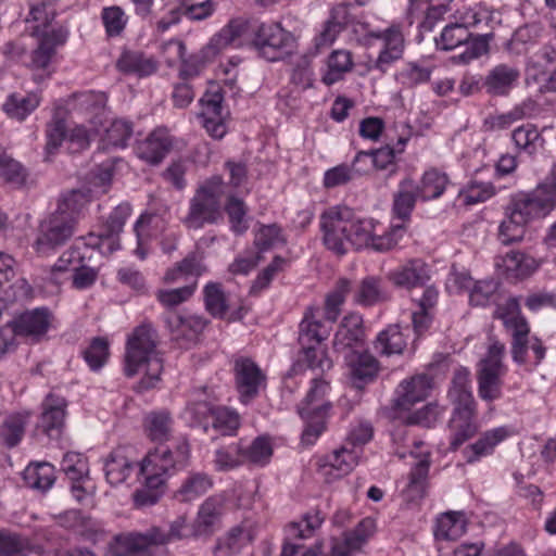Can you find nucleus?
Instances as JSON below:
<instances>
[{
    "label": "nucleus",
    "instance_id": "nucleus-1",
    "mask_svg": "<svg viewBox=\"0 0 556 556\" xmlns=\"http://www.w3.org/2000/svg\"><path fill=\"white\" fill-rule=\"evenodd\" d=\"M227 47H251L261 58L276 62L293 52L295 37L280 24L236 18L210 40L203 49L204 56H215Z\"/></svg>",
    "mask_w": 556,
    "mask_h": 556
},
{
    "label": "nucleus",
    "instance_id": "nucleus-2",
    "mask_svg": "<svg viewBox=\"0 0 556 556\" xmlns=\"http://www.w3.org/2000/svg\"><path fill=\"white\" fill-rule=\"evenodd\" d=\"M190 446L187 440H178L172 446H156L140 464L139 471L144 478L143 488L134 493L138 508L149 507L159 502L166 480L188 465Z\"/></svg>",
    "mask_w": 556,
    "mask_h": 556
},
{
    "label": "nucleus",
    "instance_id": "nucleus-3",
    "mask_svg": "<svg viewBox=\"0 0 556 556\" xmlns=\"http://www.w3.org/2000/svg\"><path fill=\"white\" fill-rule=\"evenodd\" d=\"M370 220L358 217L346 205H334L320 215L324 244L337 255H344L349 247L363 249L369 239Z\"/></svg>",
    "mask_w": 556,
    "mask_h": 556
},
{
    "label": "nucleus",
    "instance_id": "nucleus-4",
    "mask_svg": "<svg viewBox=\"0 0 556 556\" xmlns=\"http://www.w3.org/2000/svg\"><path fill=\"white\" fill-rule=\"evenodd\" d=\"M156 344L157 333L150 324L136 327L127 340L124 371L127 377H134L146 368L144 376L138 383L140 391L154 388L163 371V359Z\"/></svg>",
    "mask_w": 556,
    "mask_h": 556
},
{
    "label": "nucleus",
    "instance_id": "nucleus-5",
    "mask_svg": "<svg viewBox=\"0 0 556 556\" xmlns=\"http://www.w3.org/2000/svg\"><path fill=\"white\" fill-rule=\"evenodd\" d=\"M186 518L177 517L168 529L150 527L143 532H123L113 538L111 551L114 556H157V549L186 535Z\"/></svg>",
    "mask_w": 556,
    "mask_h": 556
},
{
    "label": "nucleus",
    "instance_id": "nucleus-6",
    "mask_svg": "<svg viewBox=\"0 0 556 556\" xmlns=\"http://www.w3.org/2000/svg\"><path fill=\"white\" fill-rule=\"evenodd\" d=\"M224 187L225 182L220 175H213L197 187L189 200L188 211L180 219L187 229L200 230L223 219Z\"/></svg>",
    "mask_w": 556,
    "mask_h": 556
},
{
    "label": "nucleus",
    "instance_id": "nucleus-7",
    "mask_svg": "<svg viewBox=\"0 0 556 556\" xmlns=\"http://www.w3.org/2000/svg\"><path fill=\"white\" fill-rule=\"evenodd\" d=\"M505 345L494 338L490 343L485 356L479 362L477 370L478 394L486 402L502 397V376L506 369L503 364Z\"/></svg>",
    "mask_w": 556,
    "mask_h": 556
},
{
    "label": "nucleus",
    "instance_id": "nucleus-8",
    "mask_svg": "<svg viewBox=\"0 0 556 556\" xmlns=\"http://www.w3.org/2000/svg\"><path fill=\"white\" fill-rule=\"evenodd\" d=\"M491 36L490 34L472 36L465 24L454 23L443 28L440 38L435 39V45L437 48L445 51L465 46L464 52L455 55L454 59L466 64L489 51Z\"/></svg>",
    "mask_w": 556,
    "mask_h": 556
},
{
    "label": "nucleus",
    "instance_id": "nucleus-9",
    "mask_svg": "<svg viewBox=\"0 0 556 556\" xmlns=\"http://www.w3.org/2000/svg\"><path fill=\"white\" fill-rule=\"evenodd\" d=\"M494 317L503 321L505 329L511 334V356L518 364L527 362V344L530 326L521 314L519 298L511 296L498 304Z\"/></svg>",
    "mask_w": 556,
    "mask_h": 556
},
{
    "label": "nucleus",
    "instance_id": "nucleus-10",
    "mask_svg": "<svg viewBox=\"0 0 556 556\" xmlns=\"http://www.w3.org/2000/svg\"><path fill=\"white\" fill-rule=\"evenodd\" d=\"M131 214L129 203H121L110 213L101 225L98 233L90 232L83 238L86 248L97 249L104 255H110L121 249V233Z\"/></svg>",
    "mask_w": 556,
    "mask_h": 556
},
{
    "label": "nucleus",
    "instance_id": "nucleus-11",
    "mask_svg": "<svg viewBox=\"0 0 556 556\" xmlns=\"http://www.w3.org/2000/svg\"><path fill=\"white\" fill-rule=\"evenodd\" d=\"M556 207V201L552 200L542 188L538 186L529 192H518L510 199L507 212L514 214L519 223H530L544 218Z\"/></svg>",
    "mask_w": 556,
    "mask_h": 556
},
{
    "label": "nucleus",
    "instance_id": "nucleus-12",
    "mask_svg": "<svg viewBox=\"0 0 556 556\" xmlns=\"http://www.w3.org/2000/svg\"><path fill=\"white\" fill-rule=\"evenodd\" d=\"M74 218L53 212L45 218L35 241L37 252L47 254L65 244L74 235Z\"/></svg>",
    "mask_w": 556,
    "mask_h": 556
},
{
    "label": "nucleus",
    "instance_id": "nucleus-13",
    "mask_svg": "<svg viewBox=\"0 0 556 556\" xmlns=\"http://www.w3.org/2000/svg\"><path fill=\"white\" fill-rule=\"evenodd\" d=\"M52 320L51 312L46 307L26 311L15 317L4 328L8 336H20L34 342L40 341L47 333Z\"/></svg>",
    "mask_w": 556,
    "mask_h": 556
},
{
    "label": "nucleus",
    "instance_id": "nucleus-14",
    "mask_svg": "<svg viewBox=\"0 0 556 556\" xmlns=\"http://www.w3.org/2000/svg\"><path fill=\"white\" fill-rule=\"evenodd\" d=\"M447 396L453 406L452 415L477 416V402L471 391L468 369L455 370Z\"/></svg>",
    "mask_w": 556,
    "mask_h": 556
},
{
    "label": "nucleus",
    "instance_id": "nucleus-15",
    "mask_svg": "<svg viewBox=\"0 0 556 556\" xmlns=\"http://www.w3.org/2000/svg\"><path fill=\"white\" fill-rule=\"evenodd\" d=\"M235 376L240 400L244 404L257 396L266 381V376L257 364L244 357L236 361Z\"/></svg>",
    "mask_w": 556,
    "mask_h": 556
},
{
    "label": "nucleus",
    "instance_id": "nucleus-16",
    "mask_svg": "<svg viewBox=\"0 0 556 556\" xmlns=\"http://www.w3.org/2000/svg\"><path fill=\"white\" fill-rule=\"evenodd\" d=\"M344 358L350 380L356 389H363L377 378L380 364L369 352L352 350L345 354Z\"/></svg>",
    "mask_w": 556,
    "mask_h": 556
},
{
    "label": "nucleus",
    "instance_id": "nucleus-17",
    "mask_svg": "<svg viewBox=\"0 0 556 556\" xmlns=\"http://www.w3.org/2000/svg\"><path fill=\"white\" fill-rule=\"evenodd\" d=\"M388 280L395 287L414 289L425 287L431 278L430 266L421 258H410L388 273Z\"/></svg>",
    "mask_w": 556,
    "mask_h": 556
},
{
    "label": "nucleus",
    "instance_id": "nucleus-18",
    "mask_svg": "<svg viewBox=\"0 0 556 556\" xmlns=\"http://www.w3.org/2000/svg\"><path fill=\"white\" fill-rule=\"evenodd\" d=\"M173 148V138L166 128H156L148 137L138 141L136 155L150 165H159Z\"/></svg>",
    "mask_w": 556,
    "mask_h": 556
},
{
    "label": "nucleus",
    "instance_id": "nucleus-19",
    "mask_svg": "<svg viewBox=\"0 0 556 556\" xmlns=\"http://www.w3.org/2000/svg\"><path fill=\"white\" fill-rule=\"evenodd\" d=\"M224 514V501L218 496L207 497L199 507L197 518L192 523V535L208 538L220 527Z\"/></svg>",
    "mask_w": 556,
    "mask_h": 556
},
{
    "label": "nucleus",
    "instance_id": "nucleus-20",
    "mask_svg": "<svg viewBox=\"0 0 556 556\" xmlns=\"http://www.w3.org/2000/svg\"><path fill=\"white\" fill-rule=\"evenodd\" d=\"M432 389V378L427 374L412 377L401 382L396 390L394 407L401 410H409L417 402L427 399Z\"/></svg>",
    "mask_w": 556,
    "mask_h": 556
},
{
    "label": "nucleus",
    "instance_id": "nucleus-21",
    "mask_svg": "<svg viewBox=\"0 0 556 556\" xmlns=\"http://www.w3.org/2000/svg\"><path fill=\"white\" fill-rule=\"evenodd\" d=\"M66 405L64 397L54 394H49L42 402V413L37 427L49 438L56 439L60 437L64 427Z\"/></svg>",
    "mask_w": 556,
    "mask_h": 556
},
{
    "label": "nucleus",
    "instance_id": "nucleus-22",
    "mask_svg": "<svg viewBox=\"0 0 556 556\" xmlns=\"http://www.w3.org/2000/svg\"><path fill=\"white\" fill-rule=\"evenodd\" d=\"M38 37V47L31 52L30 65L34 68H46L55 54L56 48L66 42L68 30L59 26L51 30H43Z\"/></svg>",
    "mask_w": 556,
    "mask_h": 556
},
{
    "label": "nucleus",
    "instance_id": "nucleus-23",
    "mask_svg": "<svg viewBox=\"0 0 556 556\" xmlns=\"http://www.w3.org/2000/svg\"><path fill=\"white\" fill-rule=\"evenodd\" d=\"M372 36L383 40V49L380 51L375 62V67L384 73L392 63L402 58L404 52V37L397 25H392L384 31L372 34Z\"/></svg>",
    "mask_w": 556,
    "mask_h": 556
},
{
    "label": "nucleus",
    "instance_id": "nucleus-24",
    "mask_svg": "<svg viewBox=\"0 0 556 556\" xmlns=\"http://www.w3.org/2000/svg\"><path fill=\"white\" fill-rule=\"evenodd\" d=\"M364 328L363 318L358 314H351L345 316L333 340V348L337 351L355 350L364 342Z\"/></svg>",
    "mask_w": 556,
    "mask_h": 556
},
{
    "label": "nucleus",
    "instance_id": "nucleus-25",
    "mask_svg": "<svg viewBox=\"0 0 556 556\" xmlns=\"http://www.w3.org/2000/svg\"><path fill=\"white\" fill-rule=\"evenodd\" d=\"M519 76L520 72L517 67L498 64L489 71L483 79L482 87L490 96H506L517 83Z\"/></svg>",
    "mask_w": 556,
    "mask_h": 556
},
{
    "label": "nucleus",
    "instance_id": "nucleus-26",
    "mask_svg": "<svg viewBox=\"0 0 556 556\" xmlns=\"http://www.w3.org/2000/svg\"><path fill=\"white\" fill-rule=\"evenodd\" d=\"M331 408V403L326 402L316 407H299V414L305 422L304 430L302 432V443L305 445H312L316 442L319 435L326 428L327 413Z\"/></svg>",
    "mask_w": 556,
    "mask_h": 556
},
{
    "label": "nucleus",
    "instance_id": "nucleus-27",
    "mask_svg": "<svg viewBox=\"0 0 556 556\" xmlns=\"http://www.w3.org/2000/svg\"><path fill=\"white\" fill-rule=\"evenodd\" d=\"M319 309L307 307L299 326V343L301 348L320 345L329 336V329L317 317Z\"/></svg>",
    "mask_w": 556,
    "mask_h": 556
},
{
    "label": "nucleus",
    "instance_id": "nucleus-28",
    "mask_svg": "<svg viewBox=\"0 0 556 556\" xmlns=\"http://www.w3.org/2000/svg\"><path fill=\"white\" fill-rule=\"evenodd\" d=\"M119 72L138 77L150 76L157 70V62L139 50H124L116 61Z\"/></svg>",
    "mask_w": 556,
    "mask_h": 556
},
{
    "label": "nucleus",
    "instance_id": "nucleus-29",
    "mask_svg": "<svg viewBox=\"0 0 556 556\" xmlns=\"http://www.w3.org/2000/svg\"><path fill=\"white\" fill-rule=\"evenodd\" d=\"M173 426L174 420L167 410L151 412L144 418L147 435L150 440L159 442V446H172L173 443L178 440H186L181 437L170 441L169 444H166V442L170 440Z\"/></svg>",
    "mask_w": 556,
    "mask_h": 556
},
{
    "label": "nucleus",
    "instance_id": "nucleus-30",
    "mask_svg": "<svg viewBox=\"0 0 556 556\" xmlns=\"http://www.w3.org/2000/svg\"><path fill=\"white\" fill-rule=\"evenodd\" d=\"M363 160H369V155L366 153V151H359L355 155L351 166L346 164H340L326 170L323 180L324 187L327 189H332L344 186L352 181L355 176L365 174L366 167L358 166V163Z\"/></svg>",
    "mask_w": 556,
    "mask_h": 556
},
{
    "label": "nucleus",
    "instance_id": "nucleus-31",
    "mask_svg": "<svg viewBox=\"0 0 556 556\" xmlns=\"http://www.w3.org/2000/svg\"><path fill=\"white\" fill-rule=\"evenodd\" d=\"M408 332L409 327L390 325L378 333L374 348L380 355L402 354L407 345Z\"/></svg>",
    "mask_w": 556,
    "mask_h": 556
},
{
    "label": "nucleus",
    "instance_id": "nucleus-32",
    "mask_svg": "<svg viewBox=\"0 0 556 556\" xmlns=\"http://www.w3.org/2000/svg\"><path fill=\"white\" fill-rule=\"evenodd\" d=\"M166 321L173 333V339L176 341L187 339L190 342L194 341L208 324L207 319L202 316H181L178 314L168 316Z\"/></svg>",
    "mask_w": 556,
    "mask_h": 556
},
{
    "label": "nucleus",
    "instance_id": "nucleus-33",
    "mask_svg": "<svg viewBox=\"0 0 556 556\" xmlns=\"http://www.w3.org/2000/svg\"><path fill=\"white\" fill-rule=\"evenodd\" d=\"M40 97L35 92L10 93L2 103V111L11 119L22 122L39 105Z\"/></svg>",
    "mask_w": 556,
    "mask_h": 556
},
{
    "label": "nucleus",
    "instance_id": "nucleus-34",
    "mask_svg": "<svg viewBox=\"0 0 556 556\" xmlns=\"http://www.w3.org/2000/svg\"><path fill=\"white\" fill-rule=\"evenodd\" d=\"M508 431L505 427H498L485 431L475 443L464 450V455L468 464L476 463L481 457L490 455L494 447L506 439Z\"/></svg>",
    "mask_w": 556,
    "mask_h": 556
},
{
    "label": "nucleus",
    "instance_id": "nucleus-35",
    "mask_svg": "<svg viewBox=\"0 0 556 556\" xmlns=\"http://www.w3.org/2000/svg\"><path fill=\"white\" fill-rule=\"evenodd\" d=\"M213 486L210 475L201 471H191L175 492V498L189 503L204 495Z\"/></svg>",
    "mask_w": 556,
    "mask_h": 556
},
{
    "label": "nucleus",
    "instance_id": "nucleus-36",
    "mask_svg": "<svg viewBox=\"0 0 556 556\" xmlns=\"http://www.w3.org/2000/svg\"><path fill=\"white\" fill-rule=\"evenodd\" d=\"M134 469L132 462L126 455V450L118 447L113 450L104 463L106 480L112 485L123 483Z\"/></svg>",
    "mask_w": 556,
    "mask_h": 556
},
{
    "label": "nucleus",
    "instance_id": "nucleus-37",
    "mask_svg": "<svg viewBox=\"0 0 556 556\" xmlns=\"http://www.w3.org/2000/svg\"><path fill=\"white\" fill-rule=\"evenodd\" d=\"M419 199L417 185L414 180L406 178L399 185L397 191L393 195V214L402 220L410 217L416 201Z\"/></svg>",
    "mask_w": 556,
    "mask_h": 556
},
{
    "label": "nucleus",
    "instance_id": "nucleus-38",
    "mask_svg": "<svg viewBox=\"0 0 556 556\" xmlns=\"http://www.w3.org/2000/svg\"><path fill=\"white\" fill-rule=\"evenodd\" d=\"M451 432L450 450L457 451L479 429L477 416L452 415L447 424Z\"/></svg>",
    "mask_w": 556,
    "mask_h": 556
},
{
    "label": "nucleus",
    "instance_id": "nucleus-39",
    "mask_svg": "<svg viewBox=\"0 0 556 556\" xmlns=\"http://www.w3.org/2000/svg\"><path fill=\"white\" fill-rule=\"evenodd\" d=\"M202 261L203 257L200 253H189L184 260L177 263L175 267L166 271L164 277L165 281L173 283L180 278H193V282L197 283V279L206 270Z\"/></svg>",
    "mask_w": 556,
    "mask_h": 556
},
{
    "label": "nucleus",
    "instance_id": "nucleus-40",
    "mask_svg": "<svg viewBox=\"0 0 556 556\" xmlns=\"http://www.w3.org/2000/svg\"><path fill=\"white\" fill-rule=\"evenodd\" d=\"M450 184L448 176L437 168L426 170L417 185L419 199L422 201L439 199Z\"/></svg>",
    "mask_w": 556,
    "mask_h": 556
},
{
    "label": "nucleus",
    "instance_id": "nucleus-41",
    "mask_svg": "<svg viewBox=\"0 0 556 556\" xmlns=\"http://www.w3.org/2000/svg\"><path fill=\"white\" fill-rule=\"evenodd\" d=\"M387 300L388 294L379 277H365L354 291V302L362 306H372Z\"/></svg>",
    "mask_w": 556,
    "mask_h": 556
},
{
    "label": "nucleus",
    "instance_id": "nucleus-42",
    "mask_svg": "<svg viewBox=\"0 0 556 556\" xmlns=\"http://www.w3.org/2000/svg\"><path fill=\"white\" fill-rule=\"evenodd\" d=\"M23 477L29 488L46 492L55 481L54 467L45 462L30 464L24 470Z\"/></svg>",
    "mask_w": 556,
    "mask_h": 556
},
{
    "label": "nucleus",
    "instance_id": "nucleus-43",
    "mask_svg": "<svg viewBox=\"0 0 556 556\" xmlns=\"http://www.w3.org/2000/svg\"><path fill=\"white\" fill-rule=\"evenodd\" d=\"M89 202L90 197L88 191L73 189L61 195L58 207L54 212L64 216L73 217L74 224H77L78 217Z\"/></svg>",
    "mask_w": 556,
    "mask_h": 556
},
{
    "label": "nucleus",
    "instance_id": "nucleus-44",
    "mask_svg": "<svg viewBox=\"0 0 556 556\" xmlns=\"http://www.w3.org/2000/svg\"><path fill=\"white\" fill-rule=\"evenodd\" d=\"M216 408L217 406L206 401H193L186 407L185 418L190 427L201 428L204 432L208 433Z\"/></svg>",
    "mask_w": 556,
    "mask_h": 556
},
{
    "label": "nucleus",
    "instance_id": "nucleus-45",
    "mask_svg": "<svg viewBox=\"0 0 556 556\" xmlns=\"http://www.w3.org/2000/svg\"><path fill=\"white\" fill-rule=\"evenodd\" d=\"M26 425V415L8 416L0 426V442L8 448L17 446L24 438Z\"/></svg>",
    "mask_w": 556,
    "mask_h": 556
},
{
    "label": "nucleus",
    "instance_id": "nucleus-46",
    "mask_svg": "<svg viewBox=\"0 0 556 556\" xmlns=\"http://www.w3.org/2000/svg\"><path fill=\"white\" fill-rule=\"evenodd\" d=\"M325 517L319 509H313L303 515L300 521L290 522L287 527L290 540H303L311 538L321 526Z\"/></svg>",
    "mask_w": 556,
    "mask_h": 556
},
{
    "label": "nucleus",
    "instance_id": "nucleus-47",
    "mask_svg": "<svg viewBox=\"0 0 556 556\" xmlns=\"http://www.w3.org/2000/svg\"><path fill=\"white\" fill-rule=\"evenodd\" d=\"M353 67L352 55L346 50H334L328 58L327 72L323 76V83L331 86L339 81L343 75Z\"/></svg>",
    "mask_w": 556,
    "mask_h": 556
},
{
    "label": "nucleus",
    "instance_id": "nucleus-48",
    "mask_svg": "<svg viewBox=\"0 0 556 556\" xmlns=\"http://www.w3.org/2000/svg\"><path fill=\"white\" fill-rule=\"evenodd\" d=\"M31 552L26 536L7 529L0 530V556H29Z\"/></svg>",
    "mask_w": 556,
    "mask_h": 556
},
{
    "label": "nucleus",
    "instance_id": "nucleus-49",
    "mask_svg": "<svg viewBox=\"0 0 556 556\" xmlns=\"http://www.w3.org/2000/svg\"><path fill=\"white\" fill-rule=\"evenodd\" d=\"M357 459L354 453L345 447L333 451L328 457L325 467H329L327 475L341 478L353 470Z\"/></svg>",
    "mask_w": 556,
    "mask_h": 556
},
{
    "label": "nucleus",
    "instance_id": "nucleus-50",
    "mask_svg": "<svg viewBox=\"0 0 556 556\" xmlns=\"http://www.w3.org/2000/svg\"><path fill=\"white\" fill-rule=\"evenodd\" d=\"M286 239L281 233V228L276 225H262L255 232L254 245L257 249L255 254L262 255L276 247L285 245Z\"/></svg>",
    "mask_w": 556,
    "mask_h": 556
},
{
    "label": "nucleus",
    "instance_id": "nucleus-51",
    "mask_svg": "<svg viewBox=\"0 0 556 556\" xmlns=\"http://www.w3.org/2000/svg\"><path fill=\"white\" fill-rule=\"evenodd\" d=\"M224 210L228 216L230 229L236 235L244 233L248 230L249 225L245 220L248 207L243 200L235 195H230L227 199Z\"/></svg>",
    "mask_w": 556,
    "mask_h": 556
},
{
    "label": "nucleus",
    "instance_id": "nucleus-52",
    "mask_svg": "<svg viewBox=\"0 0 556 556\" xmlns=\"http://www.w3.org/2000/svg\"><path fill=\"white\" fill-rule=\"evenodd\" d=\"M0 176L8 184L20 188L26 182L27 172L20 162L4 152L0 157Z\"/></svg>",
    "mask_w": 556,
    "mask_h": 556
},
{
    "label": "nucleus",
    "instance_id": "nucleus-53",
    "mask_svg": "<svg viewBox=\"0 0 556 556\" xmlns=\"http://www.w3.org/2000/svg\"><path fill=\"white\" fill-rule=\"evenodd\" d=\"M101 20L109 37H118L127 25V16L118 5L103 8Z\"/></svg>",
    "mask_w": 556,
    "mask_h": 556
},
{
    "label": "nucleus",
    "instance_id": "nucleus-54",
    "mask_svg": "<svg viewBox=\"0 0 556 556\" xmlns=\"http://www.w3.org/2000/svg\"><path fill=\"white\" fill-rule=\"evenodd\" d=\"M240 426L239 415L229 408L217 407L213 422H211V430L222 435L233 434Z\"/></svg>",
    "mask_w": 556,
    "mask_h": 556
},
{
    "label": "nucleus",
    "instance_id": "nucleus-55",
    "mask_svg": "<svg viewBox=\"0 0 556 556\" xmlns=\"http://www.w3.org/2000/svg\"><path fill=\"white\" fill-rule=\"evenodd\" d=\"M273 455V447L267 438L258 437L253 440L249 447H243L242 458L243 463L250 462L252 464L264 466Z\"/></svg>",
    "mask_w": 556,
    "mask_h": 556
},
{
    "label": "nucleus",
    "instance_id": "nucleus-56",
    "mask_svg": "<svg viewBox=\"0 0 556 556\" xmlns=\"http://www.w3.org/2000/svg\"><path fill=\"white\" fill-rule=\"evenodd\" d=\"M244 530L241 527L231 528L224 536L219 538L214 547L215 556H232L240 552L243 544Z\"/></svg>",
    "mask_w": 556,
    "mask_h": 556
},
{
    "label": "nucleus",
    "instance_id": "nucleus-57",
    "mask_svg": "<svg viewBox=\"0 0 556 556\" xmlns=\"http://www.w3.org/2000/svg\"><path fill=\"white\" fill-rule=\"evenodd\" d=\"M372 230L374 225L370 222V228L368 231L369 239L367 240L366 245L364 248H371L377 252H387L397 244L404 231V227L402 225L393 226L390 231L381 236H374Z\"/></svg>",
    "mask_w": 556,
    "mask_h": 556
},
{
    "label": "nucleus",
    "instance_id": "nucleus-58",
    "mask_svg": "<svg viewBox=\"0 0 556 556\" xmlns=\"http://www.w3.org/2000/svg\"><path fill=\"white\" fill-rule=\"evenodd\" d=\"M109 355V341L102 337L93 338L84 351V358L92 370L100 369L106 363Z\"/></svg>",
    "mask_w": 556,
    "mask_h": 556
},
{
    "label": "nucleus",
    "instance_id": "nucleus-59",
    "mask_svg": "<svg viewBox=\"0 0 556 556\" xmlns=\"http://www.w3.org/2000/svg\"><path fill=\"white\" fill-rule=\"evenodd\" d=\"M243 446L240 443L231 444L227 448H218L215 452V467L219 471H227L241 466Z\"/></svg>",
    "mask_w": 556,
    "mask_h": 556
},
{
    "label": "nucleus",
    "instance_id": "nucleus-60",
    "mask_svg": "<svg viewBox=\"0 0 556 556\" xmlns=\"http://www.w3.org/2000/svg\"><path fill=\"white\" fill-rule=\"evenodd\" d=\"M205 307L215 317H223L228 308L220 283L210 282L204 288Z\"/></svg>",
    "mask_w": 556,
    "mask_h": 556
},
{
    "label": "nucleus",
    "instance_id": "nucleus-61",
    "mask_svg": "<svg viewBox=\"0 0 556 556\" xmlns=\"http://www.w3.org/2000/svg\"><path fill=\"white\" fill-rule=\"evenodd\" d=\"M443 412L444 408L437 403H429L422 408L408 414L405 418V422L407 425L431 428L438 422Z\"/></svg>",
    "mask_w": 556,
    "mask_h": 556
},
{
    "label": "nucleus",
    "instance_id": "nucleus-62",
    "mask_svg": "<svg viewBox=\"0 0 556 556\" xmlns=\"http://www.w3.org/2000/svg\"><path fill=\"white\" fill-rule=\"evenodd\" d=\"M29 17L26 21L39 23L33 27L31 34L39 36L43 30H51L49 26L51 20L54 17V13L47 11L46 0H29Z\"/></svg>",
    "mask_w": 556,
    "mask_h": 556
},
{
    "label": "nucleus",
    "instance_id": "nucleus-63",
    "mask_svg": "<svg viewBox=\"0 0 556 556\" xmlns=\"http://www.w3.org/2000/svg\"><path fill=\"white\" fill-rule=\"evenodd\" d=\"M495 194V188L491 182L470 181L465 189L460 191L464 202L467 205L484 202Z\"/></svg>",
    "mask_w": 556,
    "mask_h": 556
},
{
    "label": "nucleus",
    "instance_id": "nucleus-64",
    "mask_svg": "<svg viewBox=\"0 0 556 556\" xmlns=\"http://www.w3.org/2000/svg\"><path fill=\"white\" fill-rule=\"evenodd\" d=\"M430 75L431 71L428 67H422L412 62L399 72L396 79L402 86L413 88L427 83L430 79Z\"/></svg>",
    "mask_w": 556,
    "mask_h": 556
}]
</instances>
